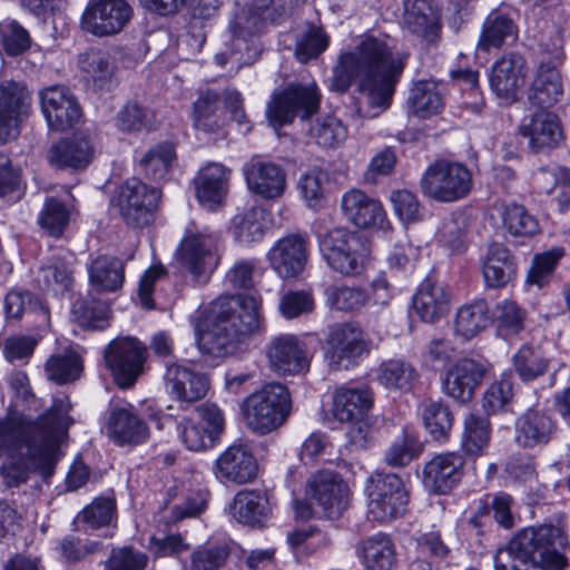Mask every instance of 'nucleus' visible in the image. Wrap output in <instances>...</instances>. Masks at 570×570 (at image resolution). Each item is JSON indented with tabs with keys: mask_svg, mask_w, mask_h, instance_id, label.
<instances>
[{
	"mask_svg": "<svg viewBox=\"0 0 570 570\" xmlns=\"http://www.w3.org/2000/svg\"><path fill=\"white\" fill-rule=\"evenodd\" d=\"M31 95L22 81H0V109L23 121L31 109Z\"/></svg>",
	"mask_w": 570,
	"mask_h": 570,
	"instance_id": "4d7b16f0",
	"label": "nucleus"
},
{
	"mask_svg": "<svg viewBox=\"0 0 570 570\" xmlns=\"http://www.w3.org/2000/svg\"><path fill=\"white\" fill-rule=\"evenodd\" d=\"M265 356L278 375H299L309 370L307 345L295 334L272 336L265 345Z\"/></svg>",
	"mask_w": 570,
	"mask_h": 570,
	"instance_id": "f3484780",
	"label": "nucleus"
},
{
	"mask_svg": "<svg viewBox=\"0 0 570 570\" xmlns=\"http://www.w3.org/2000/svg\"><path fill=\"white\" fill-rule=\"evenodd\" d=\"M213 471L223 483L243 485L257 478L258 463L247 444L235 442L216 458Z\"/></svg>",
	"mask_w": 570,
	"mask_h": 570,
	"instance_id": "4be33fe9",
	"label": "nucleus"
},
{
	"mask_svg": "<svg viewBox=\"0 0 570 570\" xmlns=\"http://www.w3.org/2000/svg\"><path fill=\"white\" fill-rule=\"evenodd\" d=\"M325 358L332 370L347 368L371 352L372 341L357 321L337 322L327 327Z\"/></svg>",
	"mask_w": 570,
	"mask_h": 570,
	"instance_id": "1a4fd4ad",
	"label": "nucleus"
},
{
	"mask_svg": "<svg viewBox=\"0 0 570 570\" xmlns=\"http://www.w3.org/2000/svg\"><path fill=\"white\" fill-rule=\"evenodd\" d=\"M247 428L255 434L266 435L282 426L292 411L288 389L269 383L248 395L240 405Z\"/></svg>",
	"mask_w": 570,
	"mask_h": 570,
	"instance_id": "20e7f679",
	"label": "nucleus"
},
{
	"mask_svg": "<svg viewBox=\"0 0 570 570\" xmlns=\"http://www.w3.org/2000/svg\"><path fill=\"white\" fill-rule=\"evenodd\" d=\"M88 279L92 292L116 294L125 284V263L115 256L100 255L89 264Z\"/></svg>",
	"mask_w": 570,
	"mask_h": 570,
	"instance_id": "4c0bfd02",
	"label": "nucleus"
},
{
	"mask_svg": "<svg viewBox=\"0 0 570 570\" xmlns=\"http://www.w3.org/2000/svg\"><path fill=\"white\" fill-rule=\"evenodd\" d=\"M218 243L217 232L190 220L175 250V258L195 281H199L218 265Z\"/></svg>",
	"mask_w": 570,
	"mask_h": 570,
	"instance_id": "0eeeda50",
	"label": "nucleus"
},
{
	"mask_svg": "<svg viewBox=\"0 0 570 570\" xmlns=\"http://www.w3.org/2000/svg\"><path fill=\"white\" fill-rule=\"evenodd\" d=\"M568 537L554 524H541L520 530L493 557L495 570H529V566L543 564L553 570L568 567L564 550Z\"/></svg>",
	"mask_w": 570,
	"mask_h": 570,
	"instance_id": "7ed1b4c3",
	"label": "nucleus"
},
{
	"mask_svg": "<svg viewBox=\"0 0 570 570\" xmlns=\"http://www.w3.org/2000/svg\"><path fill=\"white\" fill-rule=\"evenodd\" d=\"M491 365L485 360L462 357L448 367L441 379L444 395L459 404L470 403L482 385Z\"/></svg>",
	"mask_w": 570,
	"mask_h": 570,
	"instance_id": "4468645a",
	"label": "nucleus"
},
{
	"mask_svg": "<svg viewBox=\"0 0 570 570\" xmlns=\"http://www.w3.org/2000/svg\"><path fill=\"white\" fill-rule=\"evenodd\" d=\"M321 98L316 82H291L272 96L266 107L267 120L278 129L292 124L296 117L308 119L318 111Z\"/></svg>",
	"mask_w": 570,
	"mask_h": 570,
	"instance_id": "6e6552de",
	"label": "nucleus"
},
{
	"mask_svg": "<svg viewBox=\"0 0 570 570\" xmlns=\"http://www.w3.org/2000/svg\"><path fill=\"white\" fill-rule=\"evenodd\" d=\"M324 305L332 312L358 314L371 302L370 292L361 285L334 283L323 291Z\"/></svg>",
	"mask_w": 570,
	"mask_h": 570,
	"instance_id": "a19ab883",
	"label": "nucleus"
},
{
	"mask_svg": "<svg viewBox=\"0 0 570 570\" xmlns=\"http://www.w3.org/2000/svg\"><path fill=\"white\" fill-rule=\"evenodd\" d=\"M328 174L322 168H312L302 174L297 180V189L306 207L320 210L326 202L325 185Z\"/></svg>",
	"mask_w": 570,
	"mask_h": 570,
	"instance_id": "680f3d73",
	"label": "nucleus"
},
{
	"mask_svg": "<svg viewBox=\"0 0 570 570\" xmlns=\"http://www.w3.org/2000/svg\"><path fill=\"white\" fill-rule=\"evenodd\" d=\"M115 127L125 134L153 130L155 128V114L137 101H127L115 117Z\"/></svg>",
	"mask_w": 570,
	"mask_h": 570,
	"instance_id": "bf43d9fd",
	"label": "nucleus"
},
{
	"mask_svg": "<svg viewBox=\"0 0 570 570\" xmlns=\"http://www.w3.org/2000/svg\"><path fill=\"white\" fill-rule=\"evenodd\" d=\"M556 420L546 412L530 409L514 422V442L523 449L543 448L557 434Z\"/></svg>",
	"mask_w": 570,
	"mask_h": 570,
	"instance_id": "7c9ffc66",
	"label": "nucleus"
},
{
	"mask_svg": "<svg viewBox=\"0 0 570 570\" xmlns=\"http://www.w3.org/2000/svg\"><path fill=\"white\" fill-rule=\"evenodd\" d=\"M417 372L403 360H387L376 368V381L386 389L409 391Z\"/></svg>",
	"mask_w": 570,
	"mask_h": 570,
	"instance_id": "052dcab7",
	"label": "nucleus"
},
{
	"mask_svg": "<svg viewBox=\"0 0 570 570\" xmlns=\"http://www.w3.org/2000/svg\"><path fill=\"white\" fill-rule=\"evenodd\" d=\"M473 176L460 161L438 159L430 164L420 178L422 194L438 203L451 204L464 199L472 190Z\"/></svg>",
	"mask_w": 570,
	"mask_h": 570,
	"instance_id": "423d86ee",
	"label": "nucleus"
},
{
	"mask_svg": "<svg viewBox=\"0 0 570 570\" xmlns=\"http://www.w3.org/2000/svg\"><path fill=\"white\" fill-rule=\"evenodd\" d=\"M412 305L423 322L433 323L448 312L450 294L441 283L428 275L420 283L413 296Z\"/></svg>",
	"mask_w": 570,
	"mask_h": 570,
	"instance_id": "c9c22d12",
	"label": "nucleus"
},
{
	"mask_svg": "<svg viewBox=\"0 0 570 570\" xmlns=\"http://www.w3.org/2000/svg\"><path fill=\"white\" fill-rule=\"evenodd\" d=\"M519 134L528 139V147L533 153L557 148L563 138L558 116L543 109L524 116Z\"/></svg>",
	"mask_w": 570,
	"mask_h": 570,
	"instance_id": "a878e982",
	"label": "nucleus"
},
{
	"mask_svg": "<svg viewBox=\"0 0 570 570\" xmlns=\"http://www.w3.org/2000/svg\"><path fill=\"white\" fill-rule=\"evenodd\" d=\"M528 66L520 53L509 52L497 60L490 75V86L500 98L514 100L525 85Z\"/></svg>",
	"mask_w": 570,
	"mask_h": 570,
	"instance_id": "c85d7f7f",
	"label": "nucleus"
},
{
	"mask_svg": "<svg viewBox=\"0 0 570 570\" xmlns=\"http://www.w3.org/2000/svg\"><path fill=\"white\" fill-rule=\"evenodd\" d=\"M248 190L265 200L281 198L286 189V171L273 161L252 159L243 167Z\"/></svg>",
	"mask_w": 570,
	"mask_h": 570,
	"instance_id": "393cba45",
	"label": "nucleus"
},
{
	"mask_svg": "<svg viewBox=\"0 0 570 570\" xmlns=\"http://www.w3.org/2000/svg\"><path fill=\"white\" fill-rule=\"evenodd\" d=\"M48 158L56 168L82 170L92 161L94 147L82 137L60 139L49 149Z\"/></svg>",
	"mask_w": 570,
	"mask_h": 570,
	"instance_id": "58836bf2",
	"label": "nucleus"
},
{
	"mask_svg": "<svg viewBox=\"0 0 570 570\" xmlns=\"http://www.w3.org/2000/svg\"><path fill=\"white\" fill-rule=\"evenodd\" d=\"M406 63L407 55L395 52L385 39L367 35L354 49L338 55L330 88L344 94L357 79L360 92L375 110L374 117L392 105Z\"/></svg>",
	"mask_w": 570,
	"mask_h": 570,
	"instance_id": "f257e3e1",
	"label": "nucleus"
},
{
	"mask_svg": "<svg viewBox=\"0 0 570 570\" xmlns=\"http://www.w3.org/2000/svg\"><path fill=\"white\" fill-rule=\"evenodd\" d=\"M404 27L428 43L440 39L441 11L434 0H404Z\"/></svg>",
	"mask_w": 570,
	"mask_h": 570,
	"instance_id": "c756f323",
	"label": "nucleus"
},
{
	"mask_svg": "<svg viewBox=\"0 0 570 570\" xmlns=\"http://www.w3.org/2000/svg\"><path fill=\"white\" fill-rule=\"evenodd\" d=\"M318 245L322 258L340 275L354 277L364 271L370 246L358 232L335 227L320 236Z\"/></svg>",
	"mask_w": 570,
	"mask_h": 570,
	"instance_id": "39448f33",
	"label": "nucleus"
},
{
	"mask_svg": "<svg viewBox=\"0 0 570 570\" xmlns=\"http://www.w3.org/2000/svg\"><path fill=\"white\" fill-rule=\"evenodd\" d=\"M484 285L490 289L504 288L517 278L518 263L512 252L502 243L488 245L481 257Z\"/></svg>",
	"mask_w": 570,
	"mask_h": 570,
	"instance_id": "2f4dec72",
	"label": "nucleus"
},
{
	"mask_svg": "<svg viewBox=\"0 0 570 570\" xmlns=\"http://www.w3.org/2000/svg\"><path fill=\"white\" fill-rule=\"evenodd\" d=\"M164 385L171 399L194 403L207 395L209 377L186 362L165 363Z\"/></svg>",
	"mask_w": 570,
	"mask_h": 570,
	"instance_id": "412c9836",
	"label": "nucleus"
},
{
	"mask_svg": "<svg viewBox=\"0 0 570 570\" xmlns=\"http://www.w3.org/2000/svg\"><path fill=\"white\" fill-rule=\"evenodd\" d=\"M78 66L88 82L97 90H110L115 85V67L108 55L99 49H89L78 57Z\"/></svg>",
	"mask_w": 570,
	"mask_h": 570,
	"instance_id": "603ef678",
	"label": "nucleus"
},
{
	"mask_svg": "<svg viewBox=\"0 0 570 570\" xmlns=\"http://www.w3.org/2000/svg\"><path fill=\"white\" fill-rule=\"evenodd\" d=\"M306 494L315 505V512L328 520L338 519L347 508V484L334 471L324 470L314 474L308 481Z\"/></svg>",
	"mask_w": 570,
	"mask_h": 570,
	"instance_id": "dca6fc26",
	"label": "nucleus"
},
{
	"mask_svg": "<svg viewBox=\"0 0 570 570\" xmlns=\"http://www.w3.org/2000/svg\"><path fill=\"white\" fill-rule=\"evenodd\" d=\"M356 553L365 570H397L396 547L386 533L377 532L361 540Z\"/></svg>",
	"mask_w": 570,
	"mask_h": 570,
	"instance_id": "e433bc0d",
	"label": "nucleus"
},
{
	"mask_svg": "<svg viewBox=\"0 0 570 570\" xmlns=\"http://www.w3.org/2000/svg\"><path fill=\"white\" fill-rule=\"evenodd\" d=\"M517 36L518 27L513 19L500 10H493L483 22L476 47L489 52L491 49L501 48L508 39L514 40Z\"/></svg>",
	"mask_w": 570,
	"mask_h": 570,
	"instance_id": "a18cd8bd",
	"label": "nucleus"
},
{
	"mask_svg": "<svg viewBox=\"0 0 570 570\" xmlns=\"http://www.w3.org/2000/svg\"><path fill=\"white\" fill-rule=\"evenodd\" d=\"M366 491L368 512L380 523L403 517L407 511L410 494L396 473L375 471L367 480Z\"/></svg>",
	"mask_w": 570,
	"mask_h": 570,
	"instance_id": "9d476101",
	"label": "nucleus"
},
{
	"mask_svg": "<svg viewBox=\"0 0 570 570\" xmlns=\"http://www.w3.org/2000/svg\"><path fill=\"white\" fill-rule=\"evenodd\" d=\"M107 436L118 446L138 445L149 436L146 422L131 404H116L110 407L106 423Z\"/></svg>",
	"mask_w": 570,
	"mask_h": 570,
	"instance_id": "b1692460",
	"label": "nucleus"
},
{
	"mask_svg": "<svg viewBox=\"0 0 570 570\" xmlns=\"http://www.w3.org/2000/svg\"><path fill=\"white\" fill-rule=\"evenodd\" d=\"M72 313L82 327L101 331L109 325V307L101 301L94 298L77 299L72 305Z\"/></svg>",
	"mask_w": 570,
	"mask_h": 570,
	"instance_id": "338daca9",
	"label": "nucleus"
},
{
	"mask_svg": "<svg viewBox=\"0 0 570 570\" xmlns=\"http://www.w3.org/2000/svg\"><path fill=\"white\" fill-rule=\"evenodd\" d=\"M116 518L117 504L114 497L96 498L78 514V519L90 530L108 527L116 520Z\"/></svg>",
	"mask_w": 570,
	"mask_h": 570,
	"instance_id": "774afa93",
	"label": "nucleus"
},
{
	"mask_svg": "<svg viewBox=\"0 0 570 570\" xmlns=\"http://www.w3.org/2000/svg\"><path fill=\"white\" fill-rule=\"evenodd\" d=\"M501 227L513 238H529L540 233L538 218L517 202L502 204L499 209Z\"/></svg>",
	"mask_w": 570,
	"mask_h": 570,
	"instance_id": "8fccbe9b",
	"label": "nucleus"
},
{
	"mask_svg": "<svg viewBox=\"0 0 570 570\" xmlns=\"http://www.w3.org/2000/svg\"><path fill=\"white\" fill-rule=\"evenodd\" d=\"M71 403L67 395L53 397L51 406L33 422L35 431L39 433L41 443L57 452L59 438L72 423L69 412Z\"/></svg>",
	"mask_w": 570,
	"mask_h": 570,
	"instance_id": "f704fd0d",
	"label": "nucleus"
},
{
	"mask_svg": "<svg viewBox=\"0 0 570 570\" xmlns=\"http://www.w3.org/2000/svg\"><path fill=\"white\" fill-rule=\"evenodd\" d=\"M421 417L423 426L432 440L439 443L449 441L454 425V413L448 403L442 399L423 402Z\"/></svg>",
	"mask_w": 570,
	"mask_h": 570,
	"instance_id": "09e8293b",
	"label": "nucleus"
},
{
	"mask_svg": "<svg viewBox=\"0 0 570 570\" xmlns=\"http://www.w3.org/2000/svg\"><path fill=\"white\" fill-rule=\"evenodd\" d=\"M409 112L420 119L438 115L443 109V97L433 80H420L410 89L407 97Z\"/></svg>",
	"mask_w": 570,
	"mask_h": 570,
	"instance_id": "864d4df0",
	"label": "nucleus"
},
{
	"mask_svg": "<svg viewBox=\"0 0 570 570\" xmlns=\"http://www.w3.org/2000/svg\"><path fill=\"white\" fill-rule=\"evenodd\" d=\"M347 127L333 115L318 118L309 128V135L318 146L324 148H337L347 138Z\"/></svg>",
	"mask_w": 570,
	"mask_h": 570,
	"instance_id": "0e129e2a",
	"label": "nucleus"
},
{
	"mask_svg": "<svg viewBox=\"0 0 570 570\" xmlns=\"http://www.w3.org/2000/svg\"><path fill=\"white\" fill-rule=\"evenodd\" d=\"M41 438L33 423L28 428L11 417L0 420V452L7 455L40 446Z\"/></svg>",
	"mask_w": 570,
	"mask_h": 570,
	"instance_id": "3c124183",
	"label": "nucleus"
},
{
	"mask_svg": "<svg viewBox=\"0 0 570 570\" xmlns=\"http://www.w3.org/2000/svg\"><path fill=\"white\" fill-rule=\"evenodd\" d=\"M303 0H252L247 10L230 21L234 41H244L258 33L265 22L281 24L289 19Z\"/></svg>",
	"mask_w": 570,
	"mask_h": 570,
	"instance_id": "ddd939ff",
	"label": "nucleus"
},
{
	"mask_svg": "<svg viewBox=\"0 0 570 570\" xmlns=\"http://www.w3.org/2000/svg\"><path fill=\"white\" fill-rule=\"evenodd\" d=\"M492 323L493 317L489 302L485 298L475 297L456 309L453 320V334L461 342H470Z\"/></svg>",
	"mask_w": 570,
	"mask_h": 570,
	"instance_id": "473e14b6",
	"label": "nucleus"
},
{
	"mask_svg": "<svg viewBox=\"0 0 570 570\" xmlns=\"http://www.w3.org/2000/svg\"><path fill=\"white\" fill-rule=\"evenodd\" d=\"M232 513L239 523L262 524L272 513L269 499L261 491H240L234 498Z\"/></svg>",
	"mask_w": 570,
	"mask_h": 570,
	"instance_id": "49530a36",
	"label": "nucleus"
},
{
	"mask_svg": "<svg viewBox=\"0 0 570 570\" xmlns=\"http://www.w3.org/2000/svg\"><path fill=\"white\" fill-rule=\"evenodd\" d=\"M160 197L159 188L132 177L119 186L114 203L128 226L141 228L154 220Z\"/></svg>",
	"mask_w": 570,
	"mask_h": 570,
	"instance_id": "f8f14e48",
	"label": "nucleus"
},
{
	"mask_svg": "<svg viewBox=\"0 0 570 570\" xmlns=\"http://www.w3.org/2000/svg\"><path fill=\"white\" fill-rule=\"evenodd\" d=\"M563 97V81L559 69L551 60L541 61L528 92L531 106L548 109Z\"/></svg>",
	"mask_w": 570,
	"mask_h": 570,
	"instance_id": "72a5a7b5",
	"label": "nucleus"
},
{
	"mask_svg": "<svg viewBox=\"0 0 570 570\" xmlns=\"http://www.w3.org/2000/svg\"><path fill=\"white\" fill-rule=\"evenodd\" d=\"M261 301L253 294L219 296L196 326L202 354L224 358L245 351L261 325Z\"/></svg>",
	"mask_w": 570,
	"mask_h": 570,
	"instance_id": "f03ea898",
	"label": "nucleus"
},
{
	"mask_svg": "<svg viewBox=\"0 0 570 570\" xmlns=\"http://www.w3.org/2000/svg\"><path fill=\"white\" fill-rule=\"evenodd\" d=\"M132 17V8L125 0H98L87 6L81 27L97 37L120 32Z\"/></svg>",
	"mask_w": 570,
	"mask_h": 570,
	"instance_id": "aec40b11",
	"label": "nucleus"
},
{
	"mask_svg": "<svg viewBox=\"0 0 570 570\" xmlns=\"http://www.w3.org/2000/svg\"><path fill=\"white\" fill-rule=\"evenodd\" d=\"M492 424L489 415L470 412L464 416L461 449L469 456L484 455L490 446Z\"/></svg>",
	"mask_w": 570,
	"mask_h": 570,
	"instance_id": "37998d69",
	"label": "nucleus"
},
{
	"mask_svg": "<svg viewBox=\"0 0 570 570\" xmlns=\"http://www.w3.org/2000/svg\"><path fill=\"white\" fill-rule=\"evenodd\" d=\"M232 170L222 163L209 161L200 167L194 177L195 195L198 203L210 212H216L224 203Z\"/></svg>",
	"mask_w": 570,
	"mask_h": 570,
	"instance_id": "bb28decb",
	"label": "nucleus"
},
{
	"mask_svg": "<svg viewBox=\"0 0 570 570\" xmlns=\"http://www.w3.org/2000/svg\"><path fill=\"white\" fill-rule=\"evenodd\" d=\"M70 212L66 204L55 197L46 198L38 215L40 228L50 237L59 238L69 225Z\"/></svg>",
	"mask_w": 570,
	"mask_h": 570,
	"instance_id": "e2e57ef3",
	"label": "nucleus"
},
{
	"mask_svg": "<svg viewBox=\"0 0 570 570\" xmlns=\"http://www.w3.org/2000/svg\"><path fill=\"white\" fill-rule=\"evenodd\" d=\"M41 111L51 130L66 131L72 128L81 117V109L65 86H51L40 91Z\"/></svg>",
	"mask_w": 570,
	"mask_h": 570,
	"instance_id": "5701e85b",
	"label": "nucleus"
},
{
	"mask_svg": "<svg viewBox=\"0 0 570 570\" xmlns=\"http://www.w3.org/2000/svg\"><path fill=\"white\" fill-rule=\"evenodd\" d=\"M176 158L175 145L169 141H164L147 150L139 158L138 166L146 177L160 181L168 176Z\"/></svg>",
	"mask_w": 570,
	"mask_h": 570,
	"instance_id": "5fc2aeb1",
	"label": "nucleus"
},
{
	"mask_svg": "<svg viewBox=\"0 0 570 570\" xmlns=\"http://www.w3.org/2000/svg\"><path fill=\"white\" fill-rule=\"evenodd\" d=\"M230 556V549L225 543L205 544L196 548L184 570H222Z\"/></svg>",
	"mask_w": 570,
	"mask_h": 570,
	"instance_id": "69168bd1",
	"label": "nucleus"
},
{
	"mask_svg": "<svg viewBox=\"0 0 570 570\" xmlns=\"http://www.w3.org/2000/svg\"><path fill=\"white\" fill-rule=\"evenodd\" d=\"M3 308L8 318L33 316L39 326L49 321V311L39 296L23 288L9 291L4 297Z\"/></svg>",
	"mask_w": 570,
	"mask_h": 570,
	"instance_id": "de8ad7c7",
	"label": "nucleus"
},
{
	"mask_svg": "<svg viewBox=\"0 0 570 570\" xmlns=\"http://www.w3.org/2000/svg\"><path fill=\"white\" fill-rule=\"evenodd\" d=\"M342 210L345 218L358 228H390L386 212L382 203L360 189H351L342 197Z\"/></svg>",
	"mask_w": 570,
	"mask_h": 570,
	"instance_id": "cd10ccee",
	"label": "nucleus"
},
{
	"mask_svg": "<svg viewBox=\"0 0 570 570\" xmlns=\"http://www.w3.org/2000/svg\"><path fill=\"white\" fill-rule=\"evenodd\" d=\"M373 397L366 389L341 387L334 394L333 415L340 422H353L370 411Z\"/></svg>",
	"mask_w": 570,
	"mask_h": 570,
	"instance_id": "c03bdc74",
	"label": "nucleus"
},
{
	"mask_svg": "<svg viewBox=\"0 0 570 570\" xmlns=\"http://www.w3.org/2000/svg\"><path fill=\"white\" fill-rule=\"evenodd\" d=\"M465 464V456L459 451L435 454L423 466L422 483L432 494H450L462 482Z\"/></svg>",
	"mask_w": 570,
	"mask_h": 570,
	"instance_id": "a211bd4d",
	"label": "nucleus"
},
{
	"mask_svg": "<svg viewBox=\"0 0 570 570\" xmlns=\"http://www.w3.org/2000/svg\"><path fill=\"white\" fill-rule=\"evenodd\" d=\"M492 317L498 334L509 340L524 330L527 311L511 299H503L494 306Z\"/></svg>",
	"mask_w": 570,
	"mask_h": 570,
	"instance_id": "13d9d810",
	"label": "nucleus"
},
{
	"mask_svg": "<svg viewBox=\"0 0 570 570\" xmlns=\"http://www.w3.org/2000/svg\"><path fill=\"white\" fill-rule=\"evenodd\" d=\"M220 94L206 88L198 92L191 106V120L196 130L205 134H219L224 127V118L219 109Z\"/></svg>",
	"mask_w": 570,
	"mask_h": 570,
	"instance_id": "79ce46f5",
	"label": "nucleus"
},
{
	"mask_svg": "<svg viewBox=\"0 0 570 570\" xmlns=\"http://www.w3.org/2000/svg\"><path fill=\"white\" fill-rule=\"evenodd\" d=\"M308 256L309 239L301 233L277 239L266 254L271 268L283 279L298 277L305 269Z\"/></svg>",
	"mask_w": 570,
	"mask_h": 570,
	"instance_id": "6ab92c4d",
	"label": "nucleus"
},
{
	"mask_svg": "<svg viewBox=\"0 0 570 570\" xmlns=\"http://www.w3.org/2000/svg\"><path fill=\"white\" fill-rule=\"evenodd\" d=\"M53 450L45 445L7 455L0 468V478L7 488H17L29 480L32 472L51 476L57 463Z\"/></svg>",
	"mask_w": 570,
	"mask_h": 570,
	"instance_id": "2eb2a0df",
	"label": "nucleus"
},
{
	"mask_svg": "<svg viewBox=\"0 0 570 570\" xmlns=\"http://www.w3.org/2000/svg\"><path fill=\"white\" fill-rule=\"evenodd\" d=\"M148 350L132 336L117 337L110 341L104 351V360L116 385L131 387L144 372Z\"/></svg>",
	"mask_w": 570,
	"mask_h": 570,
	"instance_id": "9b49d317",
	"label": "nucleus"
},
{
	"mask_svg": "<svg viewBox=\"0 0 570 570\" xmlns=\"http://www.w3.org/2000/svg\"><path fill=\"white\" fill-rule=\"evenodd\" d=\"M512 364L522 382H532L547 373L550 360L540 345L527 343L515 352Z\"/></svg>",
	"mask_w": 570,
	"mask_h": 570,
	"instance_id": "6e6d98bb",
	"label": "nucleus"
},
{
	"mask_svg": "<svg viewBox=\"0 0 570 570\" xmlns=\"http://www.w3.org/2000/svg\"><path fill=\"white\" fill-rule=\"evenodd\" d=\"M83 372V360L80 346L69 344L57 350L45 363V373L49 381L58 385L72 383L80 379Z\"/></svg>",
	"mask_w": 570,
	"mask_h": 570,
	"instance_id": "ea45409f",
	"label": "nucleus"
}]
</instances>
